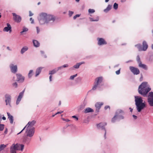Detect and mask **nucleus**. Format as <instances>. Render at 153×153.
Instances as JSON below:
<instances>
[{
	"instance_id": "nucleus-27",
	"label": "nucleus",
	"mask_w": 153,
	"mask_h": 153,
	"mask_svg": "<svg viewBox=\"0 0 153 153\" xmlns=\"http://www.w3.org/2000/svg\"><path fill=\"white\" fill-rule=\"evenodd\" d=\"M112 6L111 5L108 4L106 8L104 10V11L105 13H107L111 9Z\"/></svg>"
},
{
	"instance_id": "nucleus-46",
	"label": "nucleus",
	"mask_w": 153,
	"mask_h": 153,
	"mask_svg": "<svg viewBox=\"0 0 153 153\" xmlns=\"http://www.w3.org/2000/svg\"><path fill=\"white\" fill-rule=\"evenodd\" d=\"M72 117L76 119V120H78V118L75 115H74L72 116Z\"/></svg>"
},
{
	"instance_id": "nucleus-10",
	"label": "nucleus",
	"mask_w": 153,
	"mask_h": 153,
	"mask_svg": "<svg viewBox=\"0 0 153 153\" xmlns=\"http://www.w3.org/2000/svg\"><path fill=\"white\" fill-rule=\"evenodd\" d=\"M123 112V111L120 109L117 110L115 114L116 115H117V120L119 121L120 120L123 119L124 118V117L120 114Z\"/></svg>"
},
{
	"instance_id": "nucleus-43",
	"label": "nucleus",
	"mask_w": 153,
	"mask_h": 153,
	"mask_svg": "<svg viewBox=\"0 0 153 153\" xmlns=\"http://www.w3.org/2000/svg\"><path fill=\"white\" fill-rule=\"evenodd\" d=\"M13 86L15 87V88H17V83L16 82H15L13 84Z\"/></svg>"
},
{
	"instance_id": "nucleus-50",
	"label": "nucleus",
	"mask_w": 153,
	"mask_h": 153,
	"mask_svg": "<svg viewBox=\"0 0 153 153\" xmlns=\"http://www.w3.org/2000/svg\"><path fill=\"white\" fill-rule=\"evenodd\" d=\"M62 68H63L62 67V66H61L58 67L56 69L57 70V71H58L59 70H60Z\"/></svg>"
},
{
	"instance_id": "nucleus-37",
	"label": "nucleus",
	"mask_w": 153,
	"mask_h": 153,
	"mask_svg": "<svg viewBox=\"0 0 153 153\" xmlns=\"http://www.w3.org/2000/svg\"><path fill=\"white\" fill-rule=\"evenodd\" d=\"M28 30V28L25 27H24L22 31L20 32V33L21 34H22L23 33L27 31Z\"/></svg>"
},
{
	"instance_id": "nucleus-45",
	"label": "nucleus",
	"mask_w": 153,
	"mask_h": 153,
	"mask_svg": "<svg viewBox=\"0 0 153 153\" xmlns=\"http://www.w3.org/2000/svg\"><path fill=\"white\" fill-rule=\"evenodd\" d=\"M20 146L21 147V150L22 151L23 150V149L24 148V146L23 144L20 145Z\"/></svg>"
},
{
	"instance_id": "nucleus-30",
	"label": "nucleus",
	"mask_w": 153,
	"mask_h": 153,
	"mask_svg": "<svg viewBox=\"0 0 153 153\" xmlns=\"http://www.w3.org/2000/svg\"><path fill=\"white\" fill-rule=\"evenodd\" d=\"M57 71H57L56 68L54 69L53 70L50 71L49 74H50L51 75L53 74H55Z\"/></svg>"
},
{
	"instance_id": "nucleus-51",
	"label": "nucleus",
	"mask_w": 153,
	"mask_h": 153,
	"mask_svg": "<svg viewBox=\"0 0 153 153\" xmlns=\"http://www.w3.org/2000/svg\"><path fill=\"white\" fill-rule=\"evenodd\" d=\"M108 108H109V109H110V107L108 105H106L104 107V109L105 110H106Z\"/></svg>"
},
{
	"instance_id": "nucleus-52",
	"label": "nucleus",
	"mask_w": 153,
	"mask_h": 153,
	"mask_svg": "<svg viewBox=\"0 0 153 153\" xmlns=\"http://www.w3.org/2000/svg\"><path fill=\"white\" fill-rule=\"evenodd\" d=\"M62 119L63 120L65 121L66 122H69L70 121V120H69L68 119H65V118H63Z\"/></svg>"
},
{
	"instance_id": "nucleus-26",
	"label": "nucleus",
	"mask_w": 153,
	"mask_h": 153,
	"mask_svg": "<svg viewBox=\"0 0 153 153\" xmlns=\"http://www.w3.org/2000/svg\"><path fill=\"white\" fill-rule=\"evenodd\" d=\"M28 49V48L27 46H25L23 47L21 49V53L23 54L25 52L27 51Z\"/></svg>"
},
{
	"instance_id": "nucleus-60",
	"label": "nucleus",
	"mask_w": 153,
	"mask_h": 153,
	"mask_svg": "<svg viewBox=\"0 0 153 153\" xmlns=\"http://www.w3.org/2000/svg\"><path fill=\"white\" fill-rule=\"evenodd\" d=\"M7 49L8 50H9L10 51H12V50L11 49H10V48L9 47H8V46L7 47Z\"/></svg>"
},
{
	"instance_id": "nucleus-35",
	"label": "nucleus",
	"mask_w": 153,
	"mask_h": 153,
	"mask_svg": "<svg viewBox=\"0 0 153 153\" xmlns=\"http://www.w3.org/2000/svg\"><path fill=\"white\" fill-rule=\"evenodd\" d=\"M113 8L115 10H117L118 8V4L116 3H115L113 5Z\"/></svg>"
},
{
	"instance_id": "nucleus-2",
	"label": "nucleus",
	"mask_w": 153,
	"mask_h": 153,
	"mask_svg": "<svg viewBox=\"0 0 153 153\" xmlns=\"http://www.w3.org/2000/svg\"><path fill=\"white\" fill-rule=\"evenodd\" d=\"M135 105L137 111L140 112L146 107V104L143 98L140 96H134Z\"/></svg>"
},
{
	"instance_id": "nucleus-41",
	"label": "nucleus",
	"mask_w": 153,
	"mask_h": 153,
	"mask_svg": "<svg viewBox=\"0 0 153 153\" xmlns=\"http://www.w3.org/2000/svg\"><path fill=\"white\" fill-rule=\"evenodd\" d=\"M74 12L72 11H69V16L70 17H71L72 16V15L74 13Z\"/></svg>"
},
{
	"instance_id": "nucleus-31",
	"label": "nucleus",
	"mask_w": 153,
	"mask_h": 153,
	"mask_svg": "<svg viewBox=\"0 0 153 153\" xmlns=\"http://www.w3.org/2000/svg\"><path fill=\"white\" fill-rule=\"evenodd\" d=\"M7 146V145L4 144H1L0 145V152L3 150Z\"/></svg>"
},
{
	"instance_id": "nucleus-44",
	"label": "nucleus",
	"mask_w": 153,
	"mask_h": 153,
	"mask_svg": "<svg viewBox=\"0 0 153 153\" xmlns=\"http://www.w3.org/2000/svg\"><path fill=\"white\" fill-rule=\"evenodd\" d=\"M121 68H120L119 70L116 71V73L117 75H119L120 73V70Z\"/></svg>"
},
{
	"instance_id": "nucleus-24",
	"label": "nucleus",
	"mask_w": 153,
	"mask_h": 153,
	"mask_svg": "<svg viewBox=\"0 0 153 153\" xmlns=\"http://www.w3.org/2000/svg\"><path fill=\"white\" fill-rule=\"evenodd\" d=\"M94 111V110L91 108L89 107L86 108L84 111V112L85 113H87L90 112H93Z\"/></svg>"
},
{
	"instance_id": "nucleus-48",
	"label": "nucleus",
	"mask_w": 153,
	"mask_h": 153,
	"mask_svg": "<svg viewBox=\"0 0 153 153\" xmlns=\"http://www.w3.org/2000/svg\"><path fill=\"white\" fill-rule=\"evenodd\" d=\"M68 65L67 64H65V65H62V67L63 68H67V67H68Z\"/></svg>"
},
{
	"instance_id": "nucleus-63",
	"label": "nucleus",
	"mask_w": 153,
	"mask_h": 153,
	"mask_svg": "<svg viewBox=\"0 0 153 153\" xmlns=\"http://www.w3.org/2000/svg\"><path fill=\"white\" fill-rule=\"evenodd\" d=\"M27 126L26 125V126L22 129V131H23L26 127L27 128Z\"/></svg>"
},
{
	"instance_id": "nucleus-64",
	"label": "nucleus",
	"mask_w": 153,
	"mask_h": 153,
	"mask_svg": "<svg viewBox=\"0 0 153 153\" xmlns=\"http://www.w3.org/2000/svg\"><path fill=\"white\" fill-rule=\"evenodd\" d=\"M2 119L3 120H5L6 119V117H4V116H3L2 117Z\"/></svg>"
},
{
	"instance_id": "nucleus-9",
	"label": "nucleus",
	"mask_w": 153,
	"mask_h": 153,
	"mask_svg": "<svg viewBox=\"0 0 153 153\" xmlns=\"http://www.w3.org/2000/svg\"><path fill=\"white\" fill-rule=\"evenodd\" d=\"M148 102L151 106H153V92H150L148 96Z\"/></svg>"
},
{
	"instance_id": "nucleus-23",
	"label": "nucleus",
	"mask_w": 153,
	"mask_h": 153,
	"mask_svg": "<svg viewBox=\"0 0 153 153\" xmlns=\"http://www.w3.org/2000/svg\"><path fill=\"white\" fill-rule=\"evenodd\" d=\"M42 68H43L42 67H39L36 69V74L35 76L36 77H37L39 74Z\"/></svg>"
},
{
	"instance_id": "nucleus-6",
	"label": "nucleus",
	"mask_w": 153,
	"mask_h": 153,
	"mask_svg": "<svg viewBox=\"0 0 153 153\" xmlns=\"http://www.w3.org/2000/svg\"><path fill=\"white\" fill-rule=\"evenodd\" d=\"M107 123H101L97 124V127L98 129L104 130V137L105 139L106 137V130L105 128V126L106 125Z\"/></svg>"
},
{
	"instance_id": "nucleus-4",
	"label": "nucleus",
	"mask_w": 153,
	"mask_h": 153,
	"mask_svg": "<svg viewBox=\"0 0 153 153\" xmlns=\"http://www.w3.org/2000/svg\"><path fill=\"white\" fill-rule=\"evenodd\" d=\"M103 80L102 77H99L95 79L94 85L93 86L91 90H95L97 87H100V85L102 83Z\"/></svg>"
},
{
	"instance_id": "nucleus-39",
	"label": "nucleus",
	"mask_w": 153,
	"mask_h": 153,
	"mask_svg": "<svg viewBox=\"0 0 153 153\" xmlns=\"http://www.w3.org/2000/svg\"><path fill=\"white\" fill-rule=\"evenodd\" d=\"M95 12V10L93 9H90L88 10V12L89 13H94Z\"/></svg>"
},
{
	"instance_id": "nucleus-14",
	"label": "nucleus",
	"mask_w": 153,
	"mask_h": 153,
	"mask_svg": "<svg viewBox=\"0 0 153 153\" xmlns=\"http://www.w3.org/2000/svg\"><path fill=\"white\" fill-rule=\"evenodd\" d=\"M17 77V81L19 83H22L24 82L25 80V77L23 76L20 74H16Z\"/></svg>"
},
{
	"instance_id": "nucleus-62",
	"label": "nucleus",
	"mask_w": 153,
	"mask_h": 153,
	"mask_svg": "<svg viewBox=\"0 0 153 153\" xmlns=\"http://www.w3.org/2000/svg\"><path fill=\"white\" fill-rule=\"evenodd\" d=\"M85 63V62H82L79 63L80 65L82 64H84Z\"/></svg>"
},
{
	"instance_id": "nucleus-17",
	"label": "nucleus",
	"mask_w": 153,
	"mask_h": 153,
	"mask_svg": "<svg viewBox=\"0 0 153 153\" xmlns=\"http://www.w3.org/2000/svg\"><path fill=\"white\" fill-rule=\"evenodd\" d=\"M103 104V103L102 102H97L95 104L96 107L95 111L98 113L99 111V110L101 106Z\"/></svg>"
},
{
	"instance_id": "nucleus-38",
	"label": "nucleus",
	"mask_w": 153,
	"mask_h": 153,
	"mask_svg": "<svg viewBox=\"0 0 153 153\" xmlns=\"http://www.w3.org/2000/svg\"><path fill=\"white\" fill-rule=\"evenodd\" d=\"M80 66V65L79 64V63H77L76 65L73 66V67L77 69L79 68Z\"/></svg>"
},
{
	"instance_id": "nucleus-29",
	"label": "nucleus",
	"mask_w": 153,
	"mask_h": 153,
	"mask_svg": "<svg viewBox=\"0 0 153 153\" xmlns=\"http://www.w3.org/2000/svg\"><path fill=\"white\" fill-rule=\"evenodd\" d=\"M135 47L137 48L139 51H143L142 50V46L141 44L139 43L136 45H135Z\"/></svg>"
},
{
	"instance_id": "nucleus-58",
	"label": "nucleus",
	"mask_w": 153,
	"mask_h": 153,
	"mask_svg": "<svg viewBox=\"0 0 153 153\" xmlns=\"http://www.w3.org/2000/svg\"><path fill=\"white\" fill-rule=\"evenodd\" d=\"M26 142L27 141L28 143H29L30 141V139L28 138H27L26 140Z\"/></svg>"
},
{
	"instance_id": "nucleus-11",
	"label": "nucleus",
	"mask_w": 153,
	"mask_h": 153,
	"mask_svg": "<svg viewBox=\"0 0 153 153\" xmlns=\"http://www.w3.org/2000/svg\"><path fill=\"white\" fill-rule=\"evenodd\" d=\"M13 16V19L14 21L18 23H20L22 20L21 17L19 15H17L15 13H12Z\"/></svg>"
},
{
	"instance_id": "nucleus-57",
	"label": "nucleus",
	"mask_w": 153,
	"mask_h": 153,
	"mask_svg": "<svg viewBox=\"0 0 153 153\" xmlns=\"http://www.w3.org/2000/svg\"><path fill=\"white\" fill-rule=\"evenodd\" d=\"M63 111H58L56 114V115L57 114H60L63 113Z\"/></svg>"
},
{
	"instance_id": "nucleus-13",
	"label": "nucleus",
	"mask_w": 153,
	"mask_h": 153,
	"mask_svg": "<svg viewBox=\"0 0 153 153\" xmlns=\"http://www.w3.org/2000/svg\"><path fill=\"white\" fill-rule=\"evenodd\" d=\"M25 89H24L21 92L19 93L16 101V104L18 105L21 101L22 98L23 97Z\"/></svg>"
},
{
	"instance_id": "nucleus-19",
	"label": "nucleus",
	"mask_w": 153,
	"mask_h": 153,
	"mask_svg": "<svg viewBox=\"0 0 153 153\" xmlns=\"http://www.w3.org/2000/svg\"><path fill=\"white\" fill-rule=\"evenodd\" d=\"M7 26L4 27L3 29V31H4L8 32V31H10V32H11V27L9 23H7Z\"/></svg>"
},
{
	"instance_id": "nucleus-15",
	"label": "nucleus",
	"mask_w": 153,
	"mask_h": 153,
	"mask_svg": "<svg viewBox=\"0 0 153 153\" xmlns=\"http://www.w3.org/2000/svg\"><path fill=\"white\" fill-rule=\"evenodd\" d=\"M98 41L97 44L99 45H105L107 44V42L102 38H97Z\"/></svg>"
},
{
	"instance_id": "nucleus-32",
	"label": "nucleus",
	"mask_w": 153,
	"mask_h": 153,
	"mask_svg": "<svg viewBox=\"0 0 153 153\" xmlns=\"http://www.w3.org/2000/svg\"><path fill=\"white\" fill-rule=\"evenodd\" d=\"M33 70H30L29 71V73L28 74V76L29 78H30L33 75Z\"/></svg>"
},
{
	"instance_id": "nucleus-22",
	"label": "nucleus",
	"mask_w": 153,
	"mask_h": 153,
	"mask_svg": "<svg viewBox=\"0 0 153 153\" xmlns=\"http://www.w3.org/2000/svg\"><path fill=\"white\" fill-rule=\"evenodd\" d=\"M36 122L35 121L33 120L32 121H29L27 124V127L32 128V127L35 124Z\"/></svg>"
},
{
	"instance_id": "nucleus-56",
	"label": "nucleus",
	"mask_w": 153,
	"mask_h": 153,
	"mask_svg": "<svg viewBox=\"0 0 153 153\" xmlns=\"http://www.w3.org/2000/svg\"><path fill=\"white\" fill-rule=\"evenodd\" d=\"M143 76L142 74H141V76L140 77V80L141 81L143 80Z\"/></svg>"
},
{
	"instance_id": "nucleus-36",
	"label": "nucleus",
	"mask_w": 153,
	"mask_h": 153,
	"mask_svg": "<svg viewBox=\"0 0 153 153\" xmlns=\"http://www.w3.org/2000/svg\"><path fill=\"white\" fill-rule=\"evenodd\" d=\"M4 125L0 124V131H2L4 128Z\"/></svg>"
},
{
	"instance_id": "nucleus-20",
	"label": "nucleus",
	"mask_w": 153,
	"mask_h": 153,
	"mask_svg": "<svg viewBox=\"0 0 153 153\" xmlns=\"http://www.w3.org/2000/svg\"><path fill=\"white\" fill-rule=\"evenodd\" d=\"M7 114L8 117V119L10 121V123L11 124H12L13 121V117L11 115L10 113L9 112H7Z\"/></svg>"
},
{
	"instance_id": "nucleus-8",
	"label": "nucleus",
	"mask_w": 153,
	"mask_h": 153,
	"mask_svg": "<svg viewBox=\"0 0 153 153\" xmlns=\"http://www.w3.org/2000/svg\"><path fill=\"white\" fill-rule=\"evenodd\" d=\"M19 146L17 144H13L10 147V153H16V151L19 150Z\"/></svg>"
},
{
	"instance_id": "nucleus-59",
	"label": "nucleus",
	"mask_w": 153,
	"mask_h": 153,
	"mask_svg": "<svg viewBox=\"0 0 153 153\" xmlns=\"http://www.w3.org/2000/svg\"><path fill=\"white\" fill-rule=\"evenodd\" d=\"M132 116L134 118L135 120L137 118V116L134 115H132Z\"/></svg>"
},
{
	"instance_id": "nucleus-3",
	"label": "nucleus",
	"mask_w": 153,
	"mask_h": 153,
	"mask_svg": "<svg viewBox=\"0 0 153 153\" xmlns=\"http://www.w3.org/2000/svg\"><path fill=\"white\" fill-rule=\"evenodd\" d=\"M147 82H144L139 86L138 88V92L139 94L144 97L147 96L148 93L151 90L149 87H146Z\"/></svg>"
},
{
	"instance_id": "nucleus-55",
	"label": "nucleus",
	"mask_w": 153,
	"mask_h": 153,
	"mask_svg": "<svg viewBox=\"0 0 153 153\" xmlns=\"http://www.w3.org/2000/svg\"><path fill=\"white\" fill-rule=\"evenodd\" d=\"M29 16H33V13H32V12L30 11H29Z\"/></svg>"
},
{
	"instance_id": "nucleus-47",
	"label": "nucleus",
	"mask_w": 153,
	"mask_h": 153,
	"mask_svg": "<svg viewBox=\"0 0 153 153\" xmlns=\"http://www.w3.org/2000/svg\"><path fill=\"white\" fill-rule=\"evenodd\" d=\"M88 122H89V121L87 119H85L83 121V122L84 123H88Z\"/></svg>"
},
{
	"instance_id": "nucleus-12",
	"label": "nucleus",
	"mask_w": 153,
	"mask_h": 153,
	"mask_svg": "<svg viewBox=\"0 0 153 153\" xmlns=\"http://www.w3.org/2000/svg\"><path fill=\"white\" fill-rule=\"evenodd\" d=\"M129 69L134 75H138L140 73V71L138 68L133 66H130Z\"/></svg>"
},
{
	"instance_id": "nucleus-28",
	"label": "nucleus",
	"mask_w": 153,
	"mask_h": 153,
	"mask_svg": "<svg viewBox=\"0 0 153 153\" xmlns=\"http://www.w3.org/2000/svg\"><path fill=\"white\" fill-rule=\"evenodd\" d=\"M89 19L90 21L91 22H97L99 20V16H97L95 19L91 17H90Z\"/></svg>"
},
{
	"instance_id": "nucleus-16",
	"label": "nucleus",
	"mask_w": 153,
	"mask_h": 153,
	"mask_svg": "<svg viewBox=\"0 0 153 153\" xmlns=\"http://www.w3.org/2000/svg\"><path fill=\"white\" fill-rule=\"evenodd\" d=\"M10 67L11 72L13 73H16L17 71V65H14L13 64H11L10 65Z\"/></svg>"
},
{
	"instance_id": "nucleus-53",
	"label": "nucleus",
	"mask_w": 153,
	"mask_h": 153,
	"mask_svg": "<svg viewBox=\"0 0 153 153\" xmlns=\"http://www.w3.org/2000/svg\"><path fill=\"white\" fill-rule=\"evenodd\" d=\"M30 21H31V23L32 24H33L34 23V20L32 19V18H30Z\"/></svg>"
},
{
	"instance_id": "nucleus-40",
	"label": "nucleus",
	"mask_w": 153,
	"mask_h": 153,
	"mask_svg": "<svg viewBox=\"0 0 153 153\" xmlns=\"http://www.w3.org/2000/svg\"><path fill=\"white\" fill-rule=\"evenodd\" d=\"M77 76V74L71 76L70 77V79L71 80H73L75 77Z\"/></svg>"
},
{
	"instance_id": "nucleus-42",
	"label": "nucleus",
	"mask_w": 153,
	"mask_h": 153,
	"mask_svg": "<svg viewBox=\"0 0 153 153\" xmlns=\"http://www.w3.org/2000/svg\"><path fill=\"white\" fill-rule=\"evenodd\" d=\"M80 16V14H76L73 17V19H75L77 17H79Z\"/></svg>"
},
{
	"instance_id": "nucleus-18",
	"label": "nucleus",
	"mask_w": 153,
	"mask_h": 153,
	"mask_svg": "<svg viewBox=\"0 0 153 153\" xmlns=\"http://www.w3.org/2000/svg\"><path fill=\"white\" fill-rule=\"evenodd\" d=\"M143 47L142 50L143 51H146L147 49L148 46L147 42L145 41H143L142 43Z\"/></svg>"
},
{
	"instance_id": "nucleus-49",
	"label": "nucleus",
	"mask_w": 153,
	"mask_h": 153,
	"mask_svg": "<svg viewBox=\"0 0 153 153\" xmlns=\"http://www.w3.org/2000/svg\"><path fill=\"white\" fill-rule=\"evenodd\" d=\"M36 30H37V33H38L40 31L39 29V28L38 27H36Z\"/></svg>"
},
{
	"instance_id": "nucleus-1",
	"label": "nucleus",
	"mask_w": 153,
	"mask_h": 153,
	"mask_svg": "<svg viewBox=\"0 0 153 153\" xmlns=\"http://www.w3.org/2000/svg\"><path fill=\"white\" fill-rule=\"evenodd\" d=\"M39 21L41 25L46 24L48 25H52L53 23L55 17L53 15L42 13L40 14Z\"/></svg>"
},
{
	"instance_id": "nucleus-21",
	"label": "nucleus",
	"mask_w": 153,
	"mask_h": 153,
	"mask_svg": "<svg viewBox=\"0 0 153 153\" xmlns=\"http://www.w3.org/2000/svg\"><path fill=\"white\" fill-rule=\"evenodd\" d=\"M138 66L139 67L142 68L146 70H147L148 69L147 66L145 64H142V62L138 64Z\"/></svg>"
},
{
	"instance_id": "nucleus-54",
	"label": "nucleus",
	"mask_w": 153,
	"mask_h": 153,
	"mask_svg": "<svg viewBox=\"0 0 153 153\" xmlns=\"http://www.w3.org/2000/svg\"><path fill=\"white\" fill-rule=\"evenodd\" d=\"M7 128H5V129L4 131V134H7Z\"/></svg>"
},
{
	"instance_id": "nucleus-33",
	"label": "nucleus",
	"mask_w": 153,
	"mask_h": 153,
	"mask_svg": "<svg viewBox=\"0 0 153 153\" xmlns=\"http://www.w3.org/2000/svg\"><path fill=\"white\" fill-rule=\"evenodd\" d=\"M117 115H116L115 114V116L112 118V119H111L112 122L113 123H114L117 120Z\"/></svg>"
},
{
	"instance_id": "nucleus-61",
	"label": "nucleus",
	"mask_w": 153,
	"mask_h": 153,
	"mask_svg": "<svg viewBox=\"0 0 153 153\" xmlns=\"http://www.w3.org/2000/svg\"><path fill=\"white\" fill-rule=\"evenodd\" d=\"M52 76L51 75H50V76H49V80L50 82L52 81Z\"/></svg>"
},
{
	"instance_id": "nucleus-7",
	"label": "nucleus",
	"mask_w": 153,
	"mask_h": 153,
	"mask_svg": "<svg viewBox=\"0 0 153 153\" xmlns=\"http://www.w3.org/2000/svg\"><path fill=\"white\" fill-rule=\"evenodd\" d=\"M4 98L6 105H8L10 107H11V95L8 94H6L4 95Z\"/></svg>"
},
{
	"instance_id": "nucleus-34",
	"label": "nucleus",
	"mask_w": 153,
	"mask_h": 153,
	"mask_svg": "<svg viewBox=\"0 0 153 153\" xmlns=\"http://www.w3.org/2000/svg\"><path fill=\"white\" fill-rule=\"evenodd\" d=\"M136 60H137V61L138 64L141 62L140 61V57L139 55H138L137 56Z\"/></svg>"
},
{
	"instance_id": "nucleus-25",
	"label": "nucleus",
	"mask_w": 153,
	"mask_h": 153,
	"mask_svg": "<svg viewBox=\"0 0 153 153\" xmlns=\"http://www.w3.org/2000/svg\"><path fill=\"white\" fill-rule=\"evenodd\" d=\"M33 43L34 46L35 47L37 48L40 46L39 42L36 40H33Z\"/></svg>"
},
{
	"instance_id": "nucleus-5",
	"label": "nucleus",
	"mask_w": 153,
	"mask_h": 153,
	"mask_svg": "<svg viewBox=\"0 0 153 153\" xmlns=\"http://www.w3.org/2000/svg\"><path fill=\"white\" fill-rule=\"evenodd\" d=\"M35 133V128L34 127L30 128L27 127L26 129L25 133L27 137H32L34 135Z\"/></svg>"
}]
</instances>
